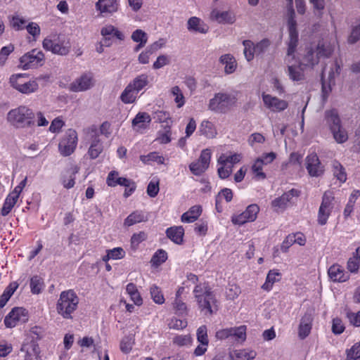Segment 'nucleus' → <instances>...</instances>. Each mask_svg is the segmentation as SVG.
I'll return each mask as SVG.
<instances>
[{
  "instance_id": "f257e3e1",
  "label": "nucleus",
  "mask_w": 360,
  "mask_h": 360,
  "mask_svg": "<svg viewBox=\"0 0 360 360\" xmlns=\"http://www.w3.org/2000/svg\"><path fill=\"white\" fill-rule=\"evenodd\" d=\"M79 299L73 290L63 291L57 302L56 310L64 319H72L71 314L77 309Z\"/></svg>"
},
{
  "instance_id": "f03ea898",
  "label": "nucleus",
  "mask_w": 360,
  "mask_h": 360,
  "mask_svg": "<svg viewBox=\"0 0 360 360\" xmlns=\"http://www.w3.org/2000/svg\"><path fill=\"white\" fill-rule=\"evenodd\" d=\"M34 114L25 106H20L10 110L7 121L15 128H24L34 125Z\"/></svg>"
},
{
  "instance_id": "7ed1b4c3",
  "label": "nucleus",
  "mask_w": 360,
  "mask_h": 360,
  "mask_svg": "<svg viewBox=\"0 0 360 360\" xmlns=\"http://www.w3.org/2000/svg\"><path fill=\"white\" fill-rule=\"evenodd\" d=\"M236 103V98L231 94L219 92L209 101L208 110L216 113H226Z\"/></svg>"
},
{
  "instance_id": "20e7f679",
  "label": "nucleus",
  "mask_w": 360,
  "mask_h": 360,
  "mask_svg": "<svg viewBox=\"0 0 360 360\" xmlns=\"http://www.w3.org/2000/svg\"><path fill=\"white\" fill-rule=\"evenodd\" d=\"M77 143V134L74 129H68L58 144V149L63 156H69L74 153Z\"/></svg>"
},
{
  "instance_id": "39448f33",
  "label": "nucleus",
  "mask_w": 360,
  "mask_h": 360,
  "mask_svg": "<svg viewBox=\"0 0 360 360\" xmlns=\"http://www.w3.org/2000/svg\"><path fill=\"white\" fill-rule=\"evenodd\" d=\"M211 159V150L206 148L202 150L198 161L191 162L189 165L191 172L196 176H200L209 167Z\"/></svg>"
},
{
  "instance_id": "423d86ee",
  "label": "nucleus",
  "mask_w": 360,
  "mask_h": 360,
  "mask_svg": "<svg viewBox=\"0 0 360 360\" xmlns=\"http://www.w3.org/2000/svg\"><path fill=\"white\" fill-rule=\"evenodd\" d=\"M44 55L42 51L33 49L20 58V63L23 69L27 70L37 66L44 60Z\"/></svg>"
},
{
  "instance_id": "0eeeda50",
  "label": "nucleus",
  "mask_w": 360,
  "mask_h": 360,
  "mask_svg": "<svg viewBox=\"0 0 360 360\" xmlns=\"http://www.w3.org/2000/svg\"><path fill=\"white\" fill-rule=\"evenodd\" d=\"M197 302L199 307L202 311H205V314L208 313L212 315L214 311L217 310L216 305V300L213 293L210 290H205L204 296H197Z\"/></svg>"
},
{
  "instance_id": "6e6552de",
  "label": "nucleus",
  "mask_w": 360,
  "mask_h": 360,
  "mask_svg": "<svg viewBox=\"0 0 360 360\" xmlns=\"http://www.w3.org/2000/svg\"><path fill=\"white\" fill-rule=\"evenodd\" d=\"M305 161L306 168L311 176L318 177L323 174V166L315 153H312L307 156Z\"/></svg>"
},
{
  "instance_id": "1a4fd4ad",
  "label": "nucleus",
  "mask_w": 360,
  "mask_h": 360,
  "mask_svg": "<svg viewBox=\"0 0 360 360\" xmlns=\"http://www.w3.org/2000/svg\"><path fill=\"white\" fill-rule=\"evenodd\" d=\"M68 43L64 44L59 40L51 39L50 38H45L43 41V47L46 51H50L55 54H59L61 56L67 55L70 51V46Z\"/></svg>"
},
{
  "instance_id": "9d476101",
  "label": "nucleus",
  "mask_w": 360,
  "mask_h": 360,
  "mask_svg": "<svg viewBox=\"0 0 360 360\" xmlns=\"http://www.w3.org/2000/svg\"><path fill=\"white\" fill-rule=\"evenodd\" d=\"M27 320V311L22 307H14L5 317L4 323L7 328H13L18 321Z\"/></svg>"
},
{
  "instance_id": "9b49d317",
  "label": "nucleus",
  "mask_w": 360,
  "mask_h": 360,
  "mask_svg": "<svg viewBox=\"0 0 360 360\" xmlns=\"http://www.w3.org/2000/svg\"><path fill=\"white\" fill-rule=\"evenodd\" d=\"M93 86V76L90 73H85L70 84V90L73 92L84 91L91 89Z\"/></svg>"
},
{
  "instance_id": "f8f14e48",
  "label": "nucleus",
  "mask_w": 360,
  "mask_h": 360,
  "mask_svg": "<svg viewBox=\"0 0 360 360\" xmlns=\"http://www.w3.org/2000/svg\"><path fill=\"white\" fill-rule=\"evenodd\" d=\"M313 319L311 311H307L301 318L298 327V336L301 340L305 339L311 333Z\"/></svg>"
},
{
  "instance_id": "ddd939ff",
  "label": "nucleus",
  "mask_w": 360,
  "mask_h": 360,
  "mask_svg": "<svg viewBox=\"0 0 360 360\" xmlns=\"http://www.w3.org/2000/svg\"><path fill=\"white\" fill-rule=\"evenodd\" d=\"M262 98L265 106L271 111H282L288 107V103L285 101L279 99L269 94H263Z\"/></svg>"
},
{
  "instance_id": "4468645a",
  "label": "nucleus",
  "mask_w": 360,
  "mask_h": 360,
  "mask_svg": "<svg viewBox=\"0 0 360 360\" xmlns=\"http://www.w3.org/2000/svg\"><path fill=\"white\" fill-rule=\"evenodd\" d=\"M34 339V336L32 335V340L25 342L21 347V352L25 353V360H33L34 358L37 359L39 356V347Z\"/></svg>"
},
{
  "instance_id": "2eb2a0df",
  "label": "nucleus",
  "mask_w": 360,
  "mask_h": 360,
  "mask_svg": "<svg viewBox=\"0 0 360 360\" xmlns=\"http://www.w3.org/2000/svg\"><path fill=\"white\" fill-rule=\"evenodd\" d=\"M187 29L189 32L206 34L208 32V26L199 18L191 17L188 20Z\"/></svg>"
},
{
  "instance_id": "dca6fc26",
  "label": "nucleus",
  "mask_w": 360,
  "mask_h": 360,
  "mask_svg": "<svg viewBox=\"0 0 360 360\" xmlns=\"http://www.w3.org/2000/svg\"><path fill=\"white\" fill-rule=\"evenodd\" d=\"M297 195V191L292 189L290 191L283 193L281 197L276 198L272 201V206L276 211L283 210L287 207L288 202L290 201L292 196Z\"/></svg>"
},
{
  "instance_id": "f3484780",
  "label": "nucleus",
  "mask_w": 360,
  "mask_h": 360,
  "mask_svg": "<svg viewBox=\"0 0 360 360\" xmlns=\"http://www.w3.org/2000/svg\"><path fill=\"white\" fill-rule=\"evenodd\" d=\"M287 15L289 41H298V32L297 31V22L295 20V13L294 9L288 11Z\"/></svg>"
},
{
  "instance_id": "a211bd4d",
  "label": "nucleus",
  "mask_w": 360,
  "mask_h": 360,
  "mask_svg": "<svg viewBox=\"0 0 360 360\" xmlns=\"http://www.w3.org/2000/svg\"><path fill=\"white\" fill-rule=\"evenodd\" d=\"M287 72L290 79L298 82L304 79V66L299 62L287 68Z\"/></svg>"
},
{
  "instance_id": "6ab92c4d",
  "label": "nucleus",
  "mask_w": 360,
  "mask_h": 360,
  "mask_svg": "<svg viewBox=\"0 0 360 360\" xmlns=\"http://www.w3.org/2000/svg\"><path fill=\"white\" fill-rule=\"evenodd\" d=\"M325 117L330 131L340 127L341 120L336 110H326L325 112Z\"/></svg>"
},
{
  "instance_id": "aec40b11",
  "label": "nucleus",
  "mask_w": 360,
  "mask_h": 360,
  "mask_svg": "<svg viewBox=\"0 0 360 360\" xmlns=\"http://www.w3.org/2000/svg\"><path fill=\"white\" fill-rule=\"evenodd\" d=\"M298 44V41H289L288 43L287 53L284 58V63L287 68L289 65H294L299 63L295 60V52Z\"/></svg>"
},
{
  "instance_id": "412c9836",
  "label": "nucleus",
  "mask_w": 360,
  "mask_h": 360,
  "mask_svg": "<svg viewBox=\"0 0 360 360\" xmlns=\"http://www.w3.org/2000/svg\"><path fill=\"white\" fill-rule=\"evenodd\" d=\"M328 276L333 281L345 282L348 279V275L338 265H333L328 269Z\"/></svg>"
},
{
  "instance_id": "4be33fe9",
  "label": "nucleus",
  "mask_w": 360,
  "mask_h": 360,
  "mask_svg": "<svg viewBox=\"0 0 360 360\" xmlns=\"http://www.w3.org/2000/svg\"><path fill=\"white\" fill-rule=\"evenodd\" d=\"M202 213V207L200 205L191 207L188 211L181 215L183 222L191 223L198 219Z\"/></svg>"
},
{
  "instance_id": "5701e85b",
  "label": "nucleus",
  "mask_w": 360,
  "mask_h": 360,
  "mask_svg": "<svg viewBox=\"0 0 360 360\" xmlns=\"http://www.w3.org/2000/svg\"><path fill=\"white\" fill-rule=\"evenodd\" d=\"M167 236L176 244H181L183 242L184 230L182 226L170 227L166 231Z\"/></svg>"
},
{
  "instance_id": "b1692460",
  "label": "nucleus",
  "mask_w": 360,
  "mask_h": 360,
  "mask_svg": "<svg viewBox=\"0 0 360 360\" xmlns=\"http://www.w3.org/2000/svg\"><path fill=\"white\" fill-rule=\"evenodd\" d=\"M96 8L101 13H112L117 10L116 0H98Z\"/></svg>"
},
{
  "instance_id": "393cba45",
  "label": "nucleus",
  "mask_w": 360,
  "mask_h": 360,
  "mask_svg": "<svg viewBox=\"0 0 360 360\" xmlns=\"http://www.w3.org/2000/svg\"><path fill=\"white\" fill-rule=\"evenodd\" d=\"M210 18L219 23H233V18L228 11L220 12L217 9H213L210 13Z\"/></svg>"
},
{
  "instance_id": "a878e982",
  "label": "nucleus",
  "mask_w": 360,
  "mask_h": 360,
  "mask_svg": "<svg viewBox=\"0 0 360 360\" xmlns=\"http://www.w3.org/2000/svg\"><path fill=\"white\" fill-rule=\"evenodd\" d=\"M150 121V116L148 113L139 112L132 120V126L137 127L136 130L139 131V129H146Z\"/></svg>"
},
{
  "instance_id": "bb28decb",
  "label": "nucleus",
  "mask_w": 360,
  "mask_h": 360,
  "mask_svg": "<svg viewBox=\"0 0 360 360\" xmlns=\"http://www.w3.org/2000/svg\"><path fill=\"white\" fill-rule=\"evenodd\" d=\"M256 356V352L253 350L239 349L230 352L232 360H250Z\"/></svg>"
},
{
  "instance_id": "cd10ccee",
  "label": "nucleus",
  "mask_w": 360,
  "mask_h": 360,
  "mask_svg": "<svg viewBox=\"0 0 360 360\" xmlns=\"http://www.w3.org/2000/svg\"><path fill=\"white\" fill-rule=\"evenodd\" d=\"M333 52V48L330 43L323 41H319L316 53L319 58H329Z\"/></svg>"
},
{
  "instance_id": "c85d7f7f",
  "label": "nucleus",
  "mask_w": 360,
  "mask_h": 360,
  "mask_svg": "<svg viewBox=\"0 0 360 360\" xmlns=\"http://www.w3.org/2000/svg\"><path fill=\"white\" fill-rule=\"evenodd\" d=\"M103 147L98 135H96L91 141L88 154L91 159H96L103 151Z\"/></svg>"
},
{
  "instance_id": "c756f323",
  "label": "nucleus",
  "mask_w": 360,
  "mask_h": 360,
  "mask_svg": "<svg viewBox=\"0 0 360 360\" xmlns=\"http://www.w3.org/2000/svg\"><path fill=\"white\" fill-rule=\"evenodd\" d=\"M219 61L223 65H225L224 71L226 74H231L236 70V62L231 54L222 55L219 58Z\"/></svg>"
},
{
  "instance_id": "7c9ffc66",
  "label": "nucleus",
  "mask_w": 360,
  "mask_h": 360,
  "mask_svg": "<svg viewBox=\"0 0 360 360\" xmlns=\"http://www.w3.org/2000/svg\"><path fill=\"white\" fill-rule=\"evenodd\" d=\"M148 83V75L141 74L136 77L129 84L138 93L146 86Z\"/></svg>"
},
{
  "instance_id": "2f4dec72",
  "label": "nucleus",
  "mask_w": 360,
  "mask_h": 360,
  "mask_svg": "<svg viewBox=\"0 0 360 360\" xmlns=\"http://www.w3.org/2000/svg\"><path fill=\"white\" fill-rule=\"evenodd\" d=\"M333 173L341 183H344L347 180V173L344 167L337 160L332 162Z\"/></svg>"
},
{
  "instance_id": "473e14b6",
  "label": "nucleus",
  "mask_w": 360,
  "mask_h": 360,
  "mask_svg": "<svg viewBox=\"0 0 360 360\" xmlns=\"http://www.w3.org/2000/svg\"><path fill=\"white\" fill-rule=\"evenodd\" d=\"M147 219L144 214L139 211H135L131 213L124 220V226H131L137 223L146 221Z\"/></svg>"
},
{
  "instance_id": "72a5a7b5",
  "label": "nucleus",
  "mask_w": 360,
  "mask_h": 360,
  "mask_svg": "<svg viewBox=\"0 0 360 360\" xmlns=\"http://www.w3.org/2000/svg\"><path fill=\"white\" fill-rule=\"evenodd\" d=\"M138 93L128 84L120 95V99L124 103H133L136 99Z\"/></svg>"
},
{
  "instance_id": "f704fd0d",
  "label": "nucleus",
  "mask_w": 360,
  "mask_h": 360,
  "mask_svg": "<svg viewBox=\"0 0 360 360\" xmlns=\"http://www.w3.org/2000/svg\"><path fill=\"white\" fill-rule=\"evenodd\" d=\"M200 131L208 139H214L217 132L213 123L205 120L200 124Z\"/></svg>"
},
{
  "instance_id": "c9c22d12",
  "label": "nucleus",
  "mask_w": 360,
  "mask_h": 360,
  "mask_svg": "<svg viewBox=\"0 0 360 360\" xmlns=\"http://www.w3.org/2000/svg\"><path fill=\"white\" fill-rule=\"evenodd\" d=\"M281 274L275 270H270L267 274L266 282L262 285V288L264 290L269 291L274 283L280 280Z\"/></svg>"
},
{
  "instance_id": "e433bc0d",
  "label": "nucleus",
  "mask_w": 360,
  "mask_h": 360,
  "mask_svg": "<svg viewBox=\"0 0 360 360\" xmlns=\"http://www.w3.org/2000/svg\"><path fill=\"white\" fill-rule=\"evenodd\" d=\"M319 61V58L318 56L314 55V51L312 49H309L307 51V53L304 55L302 61H300V63L304 67H311L313 68L315 65L318 64Z\"/></svg>"
},
{
  "instance_id": "4c0bfd02",
  "label": "nucleus",
  "mask_w": 360,
  "mask_h": 360,
  "mask_svg": "<svg viewBox=\"0 0 360 360\" xmlns=\"http://www.w3.org/2000/svg\"><path fill=\"white\" fill-rule=\"evenodd\" d=\"M230 338L238 342H243L246 339V326L231 328Z\"/></svg>"
},
{
  "instance_id": "58836bf2",
  "label": "nucleus",
  "mask_w": 360,
  "mask_h": 360,
  "mask_svg": "<svg viewBox=\"0 0 360 360\" xmlns=\"http://www.w3.org/2000/svg\"><path fill=\"white\" fill-rule=\"evenodd\" d=\"M127 292L130 295L131 299L133 300L135 304L136 305H141L142 304V299L141 297V295L139 292H138V290L136 288V286L132 283H130L127 285Z\"/></svg>"
},
{
  "instance_id": "ea45409f",
  "label": "nucleus",
  "mask_w": 360,
  "mask_h": 360,
  "mask_svg": "<svg viewBox=\"0 0 360 360\" xmlns=\"http://www.w3.org/2000/svg\"><path fill=\"white\" fill-rule=\"evenodd\" d=\"M20 86L17 90L22 94H30L38 89V84L35 81H27L22 84H18Z\"/></svg>"
},
{
  "instance_id": "a19ab883",
  "label": "nucleus",
  "mask_w": 360,
  "mask_h": 360,
  "mask_svg": "<svg viewBox=\"0 0 360 360\" xmlns=\"http://www.w3.org/2000/svg\"><path fill=\"white\" fill-rule=\"evenodd\" d=\"M44 287L43 279L39 276H35L31 278L30 288L32 292L34 294H39Z\"/></svg>"
},
{
  "instance_id": "79ce46f5",
  "label": "nucleus",
  "mask_w": 360,
  "mask_h": 360,
  "mask_svg": "<svg viewBox=\"0 0 360 360\" xmlns=\"http://www.w3.org/2000/svg\"><path fill=\"white\" fill-rule=\"evenodd\" d=\"M259 212V206L256 204H252L248 206L243 213L245 214L246 217L250 221H254L257 219Z\"/></svg>"
},
{
  "instance_id": "37998d69",
  "label": "nucleus",
  "mask_w": 360,
  "mask_h": 360,
  "mask_svg": "<svg viewBox=\"0 0 360 360\" xmlns=\"http://www.w3.org/2000/svg\"><path fill=\"white\" fill-rule=\"evenodd\" d=\"M331 132L333 135L334 139L338 143H344L348 139L347 134L345 131V130L342 127V125L340 126V127H338V129L331 130Z\"/></svg>"
},
{
  "instance_id": "c03bdc74",
  "label": "nucleus",
  "mask_w": 360,
  "mask_h": 360,
  "mask_svg": "<svg viewBox=\"0 0 360 360\" xmlns=\"http://www.w3.org/2000/svg\"><path fill=\"white\" fill-rule=\"evenodd\" d=\"M167 259V254L163 250H158L151 259V262L153 265L159 266L165 262Z\"/></svg>"
},
{
  "instance_id": "a18cd8bd",
  "label": "nucleus",
  "mask_w": 360,
  "mask_h": 360,
  "mask_svg": "<svg viewBox=\"0 0 360 360\" xmlns=\"http://www.w3.org/2000/svg\"><path fill=\"white\" fill-rule=\"evenodd\" d=\"M147 234L144 231H140L138 233H134L131 238V246L134 250H136L139 243L146 240Z\"/></svg>"
},
{
  "instance_id": "49530a36",
  "label": "nucleus",
  "mask_w": 360,
  "mask_h": 360,
  "mask_svg": "<svg viewBox=\"0 0 360 360\" xmlns=\"http://www.w3.org/2000/svg\"><path fill=\"white\" fill-rule=\"evenodd\" d=\"M131 39L136 43L146 44L148 41V35L142 30L137 29L131 34Z\"/></svg>"
},
{
  "instance_id": "de8ad7c7",
  "label": "nucleus",
  "mask_w": 360,
  "mask_h": 360,
  "mask_svg": "<svg viewBox=\"0 0 360 360\" xmlns=\"http://www.w3.org/2000/svg\"><path fill=\"white\" fill-rule=\"evenodd\" d=\"M171 92L174 96H175L174 101L177 105V107L178 108L182 107L184 105L185 98H184V96L183 94L181 93V91L179 89V87L178 86H175L172 87Z\"/></svg>"
},
{
  "instance_id": "09e8293b",
  "label": "nucleus",
  "mask_w": 360,
  "mask_h": 360,
  "mask_svg": "<svg viewBox=\"0 0 360 360\" xmlns=\"http://www.w3.org/2000/svg\"><path fill=\"white\" fill-rule=\"evenodd\" d=\"M197 339L201 345H208L207 330L205 326H201L197 330Z\"/></svg>"
},
{
  "instance_id": "8fccbe9b",
  "label": "nucleus",
  "mask_w": 360,
  "mask_h": 360,
  "mask_svg": "<svg viewBox=\"0 0 360 360\" xmlns=\"http://www.w3.org/2000/svg\"><path fill=\"white\" fill-rule=\"evenodd\" d=\"M150 295L153 300V301L157 304H162L165 302V298L163 297V295L162 294L161 291L160 290L159 288L153 285L150 288Z\"/></svg>"
},
{
  "instance_id": "3c124183",
  "label": "nucleus",
  "mask_w": 360,
  "mask_h": 360,
  "mask_svg": "<svg viewBox=\"0 0 360 360\" xmlns=\"http://www.w3.org/2000/svg\"><path fill=\"white\" fill-rule=\"evenodd\" d=\"M269 46L270 41L269 39H262L261 41L253 46L254 53H255L256 55H260L266 52Z\"/></svg>"
},
{
  "instance_id": "603ef678",
  "label": "nucleus",
  "mask_w": 360,
  "mask_h": 360,
  "mask_svg": "<svg viewBox=\"0 0 360 360\" xmlns=\"http://www.w3.org/2000/svg\"><path fill=\"white\" fill-rule=\"evenodd\" d=\"M347 360L360 359V342L347 351Z\"/></svg>"
},
{
  "instance_id": "864d4df0",
  "label": "nucleus",
  "mask_w": 360,
  "mask_h": 360,
  "mask_svg": "<svg viewBox=\"0 0 360 360\" xmlns=\"http://www.w3.org/2000/svg\"><path fill=\"white\" fill-rule=\"evenodd\" d=\"M263 165H264V160L262 158H258L252 167L253 172L256 174L257 176L261 179L266 178V174L262 172Z\"/></svg>"
},
{
  "instance_id": "5fc2aeb1",
  "label": "nucleus",
  "mask_w": 360,
  "mask_h": 360,
  "mask_svg": "<svg viewBox=\"0 0 360 360\" xmlns=\"http://www.w3.org/2000/svg\"><path fill=\"white\" fill-rule=\"evenodd\" d=\"M154 119H156L159 122L166 123L164 127L165 129L170 128L169 124L172 122L169 118V115L163 111H158L155 113Z\"/></svg>"
},
{
  "instance_id": "6e6d98bb",
  "label": "nucleus",
  "mask_w": 360,
  "mask_h": 360,
  "mask_svg": "<svg viewBox=\"0 0 360 360\" xmlns=\"http://www.w3.org/2000/svg\"><path fill=\"white\" fill-rule=\"evenodd\" d=\"M331 209L320 207L319 210L318 222L320 225H325L330 214Z\"/></svg>"
},
{
  "instance_id": "4d7b16f0",
  "label": "nucleus",
  "mask_w": 360,
  "mask_h": 360,
  "mask_svg": "<svg viewBox=\"0 0 360 360\" xmlns=\"http://www.w3.org/2000/svg\"><path fill=\"white\" fill-rule=\"evenodd\" d=\"M334 200V196L333 195L332 192L326 191L323 195L322 202L320 207H323L325 208L333 209V201Z\"/></svg>"
},
{
  "instance_id": "13d9d810",
  "label": "nucleus",
  "mask_w": 360,
  "mask_h": 360,
  "mask_svg": "<svg viewBox=\"0 0 360 360\" xmlns=\"http://www.w3.org/2000/svg\"><path fill=\"white\" fill-rule=\"evenodd\" d=\"M360 39V23L354 26L351 33L348 37L347 41L349 44H355Z\"/></svg>"
},
{
  "instance_id": "bf43d9fd",
  "label": "nucleus",
  "mask_w": 360,
  "mask_h": 360,
  "mask_svg": "<svg viewBox=\"0 0 360 360\" xmlns=\"http://www.w3.org/2000/svg\"><path fill=\"white\" fill-rule=\"evenodd\" d=\"M243 44L245 46V49H244L245 56L248 61H250L251 60L253 59L254 54H255V53H254V50H253V47H252L253 44L250 40H245V41H243Z\"/></svg>"
},
{
  "instance_id": "052dcab7",
  "label": "nucleus",
  "mask_w": 360,
  "mask_h": 360,
  "mask_svg": "<svg viewBox=\"0 0 360 360\" xmlns=\"http://www.w3.org/2000/svg\"><path fill=\"white\" fill-rule=\"evenodd\" d=\"M25 82H27L26 77L22 74L12 75L10 78V83L11 86L16 90L20 87L18 86V84H22Z\"/></svg>"
},
{
  "instance_id": "680f3d73",
  "label": "nucleus",
  "mask_w": 360,
  "mask_h": 360,
  "mask_svg": "<svg viewBox=\"0 0 360 360\" xmlns=\"http://www.w3.org/2000/svg\"><path fill=\"white\" fill-rule=\"evenodd\" d=\"M345 330L344 324L342 321L339 318H335L333 319L332 323V331L334 334L339 335L341 334Z\"/></svg>"
},
{
  "instance_id": "e2e57ef3",
  "label": "nucleus",
  "mask_w": 360,
  "mask_h": 360,
  "mask_svg": "<svg viewBox=\"0 0 360 360\" xmlns=\"http://www.w3.org/2000/svg\"><path fill=\"white\" fill-rule=\"evenodd\" d=\"M133 340L130 337H124L120 342V349L124 353H129L132 348Z\"/></svg>"
},
{
  "instance_id": "0e129e2a",
  "label": "nucleus",
  "mask_w": 360,
  "mask_h": 360,
  "mask_svg": "<svg viewBox=\"0 0 360 360\" xmlns=\"http://www.w3.org/2000/svg\"><path fill=\"white\" fill-rule=\"evenodd\" d=\"M240 293V288L236 285H229L226 291V297L228 299L233 300Z\"/></svg>"
},
{
  "instance_id": "69168bd1",
  "label": "nucleus",
  "mask_w": 360,
  "mask_h": 360,
  "mask_svg": "<svg viewBox=\"0 0 360 360\" xmlns=\"http://www.w3.org/2000/svg\"><path fill=\"white\" fill-rule=\"evenodd\" d=\"M14 50V46L12 44H10L6 46H4L0 51V65H4L6 60L7 59L8 56L13 52Z\"/></svg>"
},
{
  "instance_id": "338daca9",
  "label": "nucleus",
  "mask_w": 360,
  "mask_h": 360,
  "mask_svg": "<svg viewBox=\"0 0 360 360\" xmlns=\"http://www.w3.org/2000/svg\"><path fill=\"white\" fill-rule=\"evenodd\" d=\"M125 252L122 248H115L108 250V257L112 259H119L124 257Z\"/></svg>"
},
{
  "instance_id": "774afa93",
  "label": "nucleus",
  "mask_w": 360,
  "mask_h": 360,
  "mask_svg": "<svg viewBox=\"0 0 360 360\" xmlns=\"http://www.w3.org/2000/svg\"><path fill=\"white\" fill-rule=\"evenodd\" d=\"M159 190V181L156 182L150 181L147 187V194L151 198H155L158 195Z\"/></svg>"
}]
</instances>
